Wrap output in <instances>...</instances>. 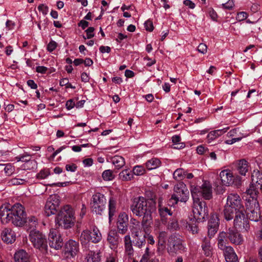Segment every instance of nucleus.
Listing matches in <instances>:
<instances>
[{
    "label": "nucleus",
    "mask_w": 262,
    "mask_h": 262,
    "mask_svg": "<svg viewBox=\"0 0 262 262\" xmlns=\"http://www.w3.org/2000/svg\"><path fill=\"white\" fill-rule=\"evenodd\" d=\"M144 26L147 31L151 32L154 30V26L152 22L149 20H147L144 23Z\"/></svg>",
    "instance_id": "53"
},
{
    "label": "nucleus",
    "mask_w": 262,
    "mask_h": 262,
    "mask_svg": "<svg viewBox=\"0 0 262 262\" xmlns=\"http://www.w3.org/2000/svg\"><path fill=\"white\" fill-rule=\"evenodd\" d=\"M159 212L161 218V221L164 223L167 222L166 216L167 215L171 216L172 214L171 210L167 207H162L161 205H159Z\"/></svg>",
    "instance_id": "30"
},
{
    "label": "nucleus",
    "mask_w": 262,
    "mask_h": 262,
    "mask_svg": "<svg viewBox=\"0 0 262 262\" xmlns=\"http://www.w3.org/2000/svg\"><path fill=\"white\" fill-rule=\"evenodd\" d=\"M145 172V169L142 166H136L134 167L133 172L134 174L137 176H140L144 174Z\"/></svg>",
    "instance_id": "47"
},
{
    "label": "nucleus",
    "mask_w": 262,
    "mask_h": 262,
    "mask_svg": "<svg viewBox=\"0 0 262 262\" xmlns=\"http://www.w3.org/2000/svg\"><path fill=\"white\" fill-rule=\"evenodd\" d=\"M211 186L206 182L202 185L201 189V193L203 197L206 200H210L212 198Z\"/></svg>",
    "instance_id": "23"
},
{
    "label": "nucleus",
    "mask_w": 262,
    "mask_h": 262,
    "mask_svg": "<svg viewBox=\"0 0 262 262\" xmlns=\"http://www.w3.org/2000/svg\"><path fill=\"white\" fill-rule=\"evenodd\" d=\"M119 234H120L116 230H111L108 232L107 241L112 249H116L121 243L122 238L119 236Z\"/></svg>",
    "instance_id": "15"
},
{
    "label": "nucleus",
    "mask_w": 262,
    "mask_h": 262,
    "mask_svg": "<svg viewBox=\"0 0 262 262\" xmlns=\"http://www.w3.org/2000/svg\"><path fill=\"white\" fill-rule=\"evenodd\" d=\"M138 232H136V236H137V238H136L135 242H134V246L135 247H137L139 248H141L143 245H144L146 243L145 240L144 238H140L138 237Z\"/></svg>",
    "instance_id": "43"
},
{
    "label": "nucleus",
    "mask_w": 262,
    "mask_h": 262,
    "mask_svg": "<svg viewBox=\"0 0 262 262\" xmlns=\"http://www.w3.org/2000/svg\"><path fill=\"white\" fill-rule=\"evenodd\" d=\"M168 251L169 253H176L184 248L182 240L180 236L176 234L171 235L168 239Z\"/></svg>",
    "instance_id": "12"
},
{
    "label": "nucleus",
    "mask_w": 262,
    "mask_h": 262,
    "mask_svg": "<svg viewBox=\"0 0 262 262\" xmlns=\"http://www.w3.org/2000/svg\"><path fill=\"white\" fill-rule=\"evenodd\" d=\"M57 43L54 41H51L47 46V50L50 52L54 51L57 47Z\"/></svg>",
    "instance_id": "51"
},
{
    "label": "nucleus",
    "mask_w": 262,
    "mask_h": 262,
    "mask_svg": "<svg viewBox=\"0 0 262 262\" xmlns=\"http://www.w3.org/2000/svg\"><path fill=\"white\" fill-rule=\"evenodd\" d=\"M198 51L201 53L205 54L207 51V47L205 43H201L198 46Z\"/></svg>",
    "instance_id": "52"
},
{
    "label": "nucleus",
    "mask_w": 262,
    "mask_h": 262,
    "mask_svg": "<svg viewBox=\"0 0 262 262\" xmlns=\"http://www.w3.org/2000/svg\"><path fill=\"white\" fill-rule=\"evenodd\" d=\"M247 13L245 12H241L237 14V18L239 20L245 19L247 17Z\"/></svg>",
    "instance_id": "61"
},
{
    "label": "nucleus",
    "mask_w": 262,
    "mask_h": 262,
    "mask_svg": "<svg viewBox=\"0 0 262 262\" xmlns=\"http://www.w3.org/2000/svg\"><path fill=\"white\" fill-rule=\"evenodd\" d=\"M15 159L17 161H22L24 162H28L29 165L31 166V168H36L37 163L35 160H31V158L29 155H23L20 157H16Z\"/></svg>",
    "instance_id": "33"
},
{
    "label": "nucleus",
    "mask_w": 262,
    "mask_h": 262,
    "mask_svg": "<svg viewBox=\"0 0 262 262\" xmlns=\"http://www.w3.org/2000/svg\"><path fill=\"white\" fill-rule=\"evenodd\" d=\"M102 178L105 181H110L114 179L113 172L111 170H106L102 173Z\"/></svg>",
    "instance_id": "44"
},
{
    "label": "nucleus",
    "mask_w": 262,
    "mask_h": 262,
    "mask_svg": "<svg viewBox=\"0 0 262 262\" xmlns=\"http://www.w3.org/2000/svg\"><path fill=\"white\" fill-rule=\"evenodd\" d=\"M29 239L33 246L42 251H46L47 248V241L45 235L38 230L32 229L29 234Z\"/></svg>",
    "instance_id": "8"
},
{
    "label": "nucleus",
    "mask_w": 262,
    "mask_h": 262,
    "mask_svg": "<svg viewBox=\"0 0 262 262\" xmlns=\"http://www.w3.org/2000/svg\"><path fill=\"white\" fill-rule=\"evenodd\" d=\"M27 178L26 177H25L23 179L15 178L9 180L8 184L9 186L25 185L27 183Z\"/></svg>",
    "instance_id": "37"
},
{
    "label": "nucleus",
    "mask_w": 262,
    "mask_h": 262,
    "mask_svg": "<svg viewBox=\"0 0 262 262\" xmlns=\"http://www.w3.org/2000/svg\"><path fill=\"white\" fill-rule=\"evenodd\" d=\"M192 212L196 221L198 222L204 221L208 216V208L206 202L200 201V200L194 201Z\"/></svg>",
    "instance_id": "9"
},
{
    "label": "nucleus",
    "mask_w": 262,
    "mask_h": 262,
    "mask_svg": "<svg viewBox=\"0 0 262 262\" xmlns=\"http://www.w3.org/2000/svg\"><path fill=\"white\" fill-rule=\"evenodd\" d=\"M209 14L212 20H216L217 15L213 9H209Z\"/></svg>",
    "instance_id": "58"
},
{
    "label": "nucleus",
    "mask_w": 262,
    "mask_h": 262,
    "mask_svg": "<svg viewBox=\"0 0 262 262\" xmlns=\"http://www.w3.org/2000/svg\"><path fill=\"white\" fill-rule=\"evenodd\" d=\"M128 217L126 213H120L117 222V231L122 235L126 234L128 231Z\"/></svg>",
    "instance_id": "13"
},
{
    "label": "nucleus",
    "mask_w": 262,
    "mask_h": 262,
    "mask_svg": "<svg viewBox=\"0 0 262 262\" xmlns=\"http://www.w3.org/2000/svg\"><path fill=\"white\" fill-rule=\"evenodd\" d=\"M95 30V29L94 27H90L88 28L86 30L85 32H86V37L83 36V38L84 39H90L92 38L94 36V34L93 33L94 31Z\"/></svg>",
    "instance_id": "49"
},
{
    "label": "nucleus",
    "mask_w": 262,
    "mask_h": 262,
    "mask_svg": "<svg viewBox=\"0 0 262 262\" xmlns=\"http://www.w3.org/2000/svg\"><path fill=\"white\" fill-rule=\"evenodd\" d=\"M50 174L49 169L41 170L37 175V178L39 179H45Z\"/></svg>",
    "instance_id": "48"
},
{
    "label": "nucleus",
    "mask_w": 262,
    "mask_h": 262,
    "mask_svg": "<svg viewBox=\"0 0 262 262\" xmlns=\"http://www.w3.org/2000/svg\"><path fill=\"white\" fill-rule=\"evenodd\" d=\"M1 237L2 240L7 243L12 244L14 242L16 239L15 233L11 228H5L2 233Z\"/></svg>",
    "instance_id": "18"
},
{
    "label": "nucleus",
    "mask_w": 262,
    "mask_h": 262,
    "mask_svg": "<svg viewBox=\"0 0 262 262\" xmlns=\"http://www.w3.org/2000/svg\"><path fill=\"white\" fill-rule=\"evenodd\" d=\"M237 170L239 174L245 176L249 169L248 162L245 159L237 161Z\"/></svg>",
    "instance_id": "27"
},
{
    "label": "nucleus",
    "mask_w": 262,
    "mask_h": 262,
    "mask_svg": "<svg viewBox=\"0 0 262 262\" xmlns=\"http://www.w3.org/2000/svg\"><path fill=\"white\" fill-rule=\"evenodd\" d=\"M208 236H209L208 238L210 239V238L213 237L217 232L219 229V227H216L214 225L212 226L210 225H208Z\"/></svg>",
    "instance_id": "42"
},
{
    "label": "nucleus",
    "mask_w": 262,
    "mask_h": 262,
    "mask_svg": "<svg viewBox=\"0 0 262 262\" xmlns=\"http://www.w3.org/2000/svg\"><path fill=\"white\" fill-rule=\"evenodd\" d=\"M226 205L237 210V215L234 220V226L242 232H247L250 228L248 219L246 217L245 208L240 196L236 193H231L227 199Z\"/></svg>",
    "instance_id": "3"
},
{
    "label": "nucleus",
    "mask_w": 262,
    "mask_h": 262,
    "mask_svg": "<svg viewBox=\"0 0 262 262\" xmlns=\"http://www.w3.org/2000/svg\"><path fill=\"white\" fill-rule=\"evenodd\" d=\"M101 239V234L97 228L95 227L93 231L89 230H83L80 235V241L85 251H89L90 246V242L97 243Z\"/></svg>",
    "instance_id": "6"
},
{
    "label": "nucleus",
    "mask_w": 262,
    "mask_h": 262,
    "mask_svg": "<svg viewBox=\"0 0 262 262\" xmlns=\"http://www.w3.org/2000/svg\"><path fill=\"white\" fill-rule=\"evenodd\" d=\"M186 227L187 230L191 231L192 234L197 233L199 231L198 225H196L195 223L188 224V225H186Z\"/></svg>",
    "instance_id": "45"
},
{
    "label": "nucleus",
    "mask_w": 262,
    "mask_h": 262,
    "mask_svg": "<svg viewBox=\"0 0 262 262\" xmlns=\"http://www.w3.org/2000/svg\"><path fill=\"white\" fill-rule=\"evenodd\" d=\"M25 220V225L27 228H28V230L30 229L31 230L32 229H34V228H35L38 225V220L34 216H30L27 217L26 215Z\"/></svg>",
    "instance_id": "29"
},
{
    "label": "nucleus",
    "mask_w": 262,
    "mask_h": 262,
    "mask_svg": "<svg viewBox=\"0 0 262 262\" xmlns=\"http://www.w3.org/2000/svg\"><path fill=\"white\" fill-rule=\"evenodd\" d=\"M220 178L222 185L225 186L232 185L233 175L230 170L228 169L222 170L220 173Z\"/></svg>",
    "instance_id": "19"
},
{
    "label": "nucleus",
    "mask_w": 262,
    "mask_h": 262,
    "mask_svg": "<svg viewBox=\"0 0 262 262\" xmlns=\"http://www.w3.org/2000/svg\"><path fill=\"white\" fill-rule=\"evenodd\" d=\"M223 251L227 262H238L237 256L231 247L228 246Z\"/></svg>",
    "instance_id": "20"
},
{
    "label": "nucleus",
    "mask_w": 262,
    "mask_h": 262,
    "mask_svg": "<svg viewBox=\"0 0 262 262\" xmlns=\"http://www.w3.org/2000/svg\"><path fill=\"white\" fill-rule=\"evenodd\" d=\"M151 252H149V249L148 248H146L145 253L143 254L142 259L143 262H148L150 260Z\"/></svg>",
    "instance_id": "50"
},
{
    "label": "nucleus",
    "mask_w": 262,
    "mask_h": 262,
    "mask_svg": "<svg viewBox=\"0 0 262 262\" xmlns=\"http://www.w3.org/2000/svg\"><path fill=\"white\" fill-rule=\"evenodd\" d=\"M47 70V68L43 66H38L36 68V71L37 72L42 74L45 73Z\"/></svg>",
    "instance_id": "62"
},
{
    "label": "nucleus",
    "mask_w": 262,
    "mask_h": 262,
    "mask_svg": "<svg viewBox=\"0 0 262 262\" xmlns=\"http://www.w3.org/2000/svg\"><path fill=\"white\" fill-rule=\"evenodd\" d=\"M116 211V201L113 198H111L109 200V216L112 217Z\"/></svg>",
    "instance_id": "39"
},
{
    "label": "nucleus",
    "mask_w": 262,
    "mask_h": 262,
    "mask_svg": "<svg viewBox=\"0 0 262 262\" xmlns=\"http://www.w3.org/2000/svg\"><path fill=\"white\" fill-rule=\"evenodd\" d=\"M113 164L117 169L122 168L125 165L124 159L120 156H115L111 158Z\"/></svg>",
    "instance_id": "34"
},
{
    "label": "nucleus",
    "mask_w": 262,
    "mask_h": 262,
    "mask_svg": "<svg viewBox=\"0 0 262 262\" xmlns=\"http://www.w3.org/2000/svg\"><path fill=\"white\" fill-rule=\"evenodd\" d=\"M229 129V127L224 128L222 129H218L213 131L210 132L208 135V138L209 140H214L217 137L223 135L225 133H226L227 130Z\"/></svg>",
    "instance_id": "36"
},
{
    "label": "nucleus",
    "mask_w": 262,
    "mask_h": 262,
    "mask_svg": "<svg viewBox=\"0 0 262 262\" xmlns=\"http://www.w3.org/2000/svg\"><path fill=\"white\" fill-rule=\"evenodd\" d=\"M77 168V166L75 164L72 163L71 164H67L66 166V168L67 171H70L74 172Z\"/></svg>",
    "instance_id": "55"
},
{
    "label": "nucleus",
    "mask_w": 262,
    "mask_h": 262,
    "mask_svg": "<svg viewBox=\"0 0 262 262\" xmlns=\"http://www.w3.org/2000/svg\"><path fill=\"white\" fill-rule=\"evenodd\" d=\"M173 190L174 193L168 201L169 205L173 206L177 204L179 201L186 202L188 199L189 191L184 183L180 182L176 185Z\"/></svg>",
    "instance_id": "5"
},
{
    "label": "nucleus",
    "mask_w": 262,
    "mask_h": 262,
    "mask_svg": "<svg viewBox=\"0 0 262 262\" xmlns=\"http://www.w3.org/2000/svg\"><path fill=\"white\" fill-rule=\"evenodd\" d=\"M38 9L40 11H41L44 15L47 14L48 12V7L47 6H45L43 4H40L38 7Z\"/></svg>",
    "instance_id": "56"
},
{
    "label": "nucleus",
    "mask_w": 262,
    "mask_h": 262,
    "mask_svg": "<svg viewBox=\"0 0 262 262\" xmlns=\"http://www.w3.org/2000/svg\"><path fill=\"white\" fill-rule=\"evenodd\" d=\"M185 175V172L183 169L178 168L176 169L173 174V178L177 180L183 179Z\"/></svg>",
    "instance_id": "40"
},
{
    "label": "nucleus",
    "mask_w": 262,
    "mask_h": 262,
    "mask_svg": "<svg viewBox=\"0 0 262 262\" xmlns=\"http://www.w3.org/2000/svg\"><path fill=\"white\" fill-rule=\"evenodd\" d=\"M124 245L125 253L130 258L134 253L133 244L129 235H126L124 237Z\"/></svg>",
    "instance_id": "22"
},
{
    "label": "nucleus",
    "mask_w": 262,
    "mask_h": 262,
    "mask_svg": "<svg viewBox=\"0 0 262 262\" xmlns=\"http://www.w3.org/2000/svg\"><path fill=\"white\" fill-rule=\"evenodd\" d=\"M167 235V232L165 231H161L159 233L158 243V250L162 251L165 249Z\"/></svg>",
    "instance_id": "31"
},
{
    "label": "nucleus",
    "mask_w": 262,
    "mask_h": 262,
    "mask_svg": "<svg viewBox=\"0 0 262 262\" xmlns=\"http://www.w3.org/2000/svg\"><path fill=\"white\" fill-rule=\"evenodd\" d=\"M0 216L2 223H9L16 226L25 225L26 212L25 207L19 203L11 206L3 204L0 207Z\"/></svg>",
    "instance_id": "2"
},
{
    "label": "nucleus",
    "mask_w": 262,
    "mask_h": 262,
    "mask_svg": "<svg viewBox=\"0 0 262 262\" xmlns=\"http://www.w3.org/2000/svg\"><path fill=\"white\" fill-rule=\"evenodd\" d=\"M227 233L228 234V238L232 243L236 245L242 244L243 237L236 230L230 228Z\"/></svg>",
    "instance_id": "17"
},
{
    "label": "nucleus",
    "mask_w": 262,
    "mask_h": 262,
    "mask_svg": "<svg viewBox=\"0 0 262 262\" xmlns=\"http://www.w3.org/2000/svg\"><path fill=\"white\" fill-rule=\"evenodd\" d=\"M79 250V244L77 242L73 240H69L64 246V253L67 255V257L70 256L73 257L75 256Z\"/></svg>",
    "instance_id": "16"
},
{
    "label": "nucleus",
    "mask_w": 262,
    "mask_h": 262,
    "mask_svg": "<svg viewBox=\"0 0 262 262\" xmlns=\"http://www.w3.org/2000/svg\"><path fill=\"white\" fill-rule=\"evenodd\" d=\"M119 177L122 181H129L133 178V174L131 171L128 169H125L119 173Z\"/></svg>",
    "instance_id": "38"
},
{
    "label": "nucleus",
    "mask_w": 262,
    "mask_h": 262,
    "mask_svg": "<svg viewBox=\"0 0 262 262\" xmlns=\"http://www.w3.org/2000/svg\"><path fill=\"white\" fill-rule=\"evenodd\" d=\"M66 105L68 110H71L75 106V103L72 99H70L67 101Z\"/></svg>",
    "instance_id": "60"
},
{
    "label": "nucleus",
    "mask_w": 262,
    "mask_h": 262,
    "mask_svg": "<svg viewBox=\"0 0 262 262\" xmlns=\"http://www.w3.org/2000/svg\"><path fill=\"white\" fill-rule=\"evenodd\" d=\"M179 227L178 222L176 220H172L169 223V228L171 229L177 230L179 229Z\"/></svg>",
    "instance_id": "54"
},
{
    "label": "nucleus",
    "mask_w": 262,
    "mask_h": 262,
    "mask_svg": "<svg viewBox=\"0 0 262 262\" xmlns=\"http://www.w3.org/2000/svg\"><path fill=\"white\" fill-rule=\"evenodd\" d=\"M202 248L206 256H210L212 255L213 248L210 245V239L209 238L205 237L203 239Z\"/></svg>",
    "instance_id": "26"
},
{
    "label": "nucleus",
    "mask_w": 262,
    "mask_h": 262,
    "mask_svg": "<svg viewBox=\"0 0 262 262\" xmlns=\"http://www.w3.org/2000/svg\"><path fill=\"white\" fill-rule=\"evenodd\" d=\"M232 185L234 184L235 186H236L237 187H239L242 185V178L237 175L233 176V178H232Z\"/></svg>",
    "instance_id": "46"
},
{
    "label": "nucleus",
    "mask_w": 262,
    "mask_h": 262,
    "mask_svg": "<svg viewBox=\"0 0 262 262\" xmlns=\"http://www.w3.org/2000/svg\"><path fill=\"white\" fill-rule=\"evenodd\" d=\"M247 216L252 221L258 222L261 218L258 202L257 200L246 199Z\"/></svg>",
    "instance_id": "7"
},
{
    "label": "nucleus",
    "mask_w": 262,
    "mask_h": 262,
    "mask_svg": "<svg viewBox=\"0 0 262 262\" xmlns=\"http://www.w3.org/2000/svg\"><path fill=\"white\" fill-rule=\"evenodd\" d=\"M161 165V161L157 158H152L146 163V167L149 170L156 169Z\"/></svg>",
    "instance_id": "35"
},
{
    "label": "nucleus",
    "mask_w": 262,
    "mask_h": 262,
    "mask_svg": "<svg viewBox=\"0 0 262 262\" xmlns=\"http://www.w3.org/2000/svg\"><path fill=\"white\" fill-rule=\"evenodd\" d=\"M89 23L88 21L81 20L78 24V25L79 27H81L83 29H85L87 27H88Z\"/></svg>",
    "instance_id": "64"
},
{
    "label": "nucleus",
    "mask_w": 262,
    "mask_h": 262,
    "mask_svg": "<svg viewBox=\"0 0 262 262\" xmlns=\"http://www.w3.org/2000/svg\"><path fill=\"white\" fill-rule=\"evenodd\" d=\"M48 239L50 247L55 249H60L63 246V239L61 235L56 231H50Z\"/></svg>",
    "instance_id": "14"
},
{
    "label": "nucleus",
    "mask_w": 262,
    "mask_h": 262,
    "mask_svg": "<svg viewBox=\"0 0 262 262\" xmlns=\"http://www.w3.org/2000/svg\"><path fill=\"white\" fill-rule=\"evenodd\" d=\"M60 197L57 194H52L48 198L45 207L47 216L55 214L59 209Z\"/></svg>",
    "instance_id": "11"
},
{
    "label": "nucleus",
    "mask_w": 262,
    "mask_h": 262,
    "mask_svg": "<svg viewBox=\"0 0 262 262\" xmlns=\"http://www.w3.org/2000/svg\"><path fill=\"white\" fill-rule=\"evenodd\" d=\"M55 221L59 226L66 229L73 227L76 222L73 208L69 205L63 206L59 210Z\"/></svg>",
    "instance_id": "4"
},
{
    "label": "nucleus",
    "mask_w": 262,
    "mask_h": 262,
    "mask_svg": "<svg viewBox=\"0 0 262 262\" xmlns=\"http://www.w3.org/2000/svg\"><path fill=\"white\" fill-rule=\"evenodd\" d=\"M86 252L88 251H86ZM86 257L87 262H99L100 261V253L89 250Z\"/></svg>",
    "instance_id": "32"
},
{
    "label": "nucleus",
    "mask_w": 262,
    "mask_h": 262,
    "mask_svg": "<svg viewBox=\"0 0 262 262\" xmlns=\"http://www.w3.org/2000/svg\"><path fill=\"white\" fill-rule=\"evenodd\" d=\"M99 50L101 53H104L105 52L110 53L111 52V48L108 46H100L99 48Z\"/></svg>",
    "instance_id": "63"
},
{
    "label": "nucleus",
    "mask_w": 262,
    "mask_h": 262,
    "mask_svg": "<svg viewBox=\"0 0 262 262\" xmlns=\"http://www.w3.org/2000/svg\"><path fill=\"white\" fill-rule=\"evenodd\" d=\"M252 184L250 185L249 188L246 190V193L248 195H249L250 200H257V197L259 191L256 185L254 184V176H251Z\"/></svg>",
    "instance_id": "21"
},
{
    "label": "nucleus",
    "mask_w": 262,
    "mask_h": 262,
    "mask_svg": "<svg viewBox=\"0 0 262 262\" xmlns=\"http://www.w3.org/2000/svg\"><path fill=\"white\" fill-rule=\"evenodd\" d=\"M156 203L153 199H146L143 197L134 199L130 205V209L137 216H142L141 226L143 230L147 233L152 223L151 213L156 210Z\"/></svg>",
    "instance_id": "1"
},
{
    "label": "nucleus",
    "mask_w": 262,
    "mask_h": 262,
    "mask_svg": "<svg viewBox=\"0 0 262 262\" xmlns=\"http://www.w3.org/2000/svg\"><path fill=\"white\" fill-rule=\"evenodd\" d=\"M5 173L8 175H11L13 172V168L10 165H6L4 168Z\"/></svg>",
    "instance_id": "59"
},
{
    "label": "nucleus",
    "mask_w": 262,
    "mask_h": 262,
    "mask_svg": "<svg viewBox=\"0 0 262 262\" xmlns=\"http://www.w3.org/2000/svg\"><path fill=\"white\" fill-rule=\"evenodd\" d=\"M235 210L234 208L230 207V206H228L225 205L224 209V215L225 219L227 221H229L232 220L234 216L235 217L234 220L236 219V216L237 215V210Z\"/></svg>",
    "instance_id": "24"
},
{
    "label": "nucleus",
    "mask_w": 262,
    "mask_h": 262,
    "mask_svg": "<svg viewBox=\"0 0 262 262\" xmlns=\"http://www.w3.org/2000/svg\"><path fill=\"white\" fill-rule=\"evenodd\" d=\"M222 5L225 9L230 10L233 7L234 3L232 0H229L227 3L223 4Z\"/></svg>",
    "instance_id": "57"
},
{
    "label": "nucleus",
    "mask_w": 262,
    "mask_h": 262,
    "mask_svg": "<svg viewBox=\"0 0 262 262\" xmlns=\"http://www.w3.org/2000/svg\"><path fill=\"white\" fill-rule=\"evenodd\" d=\"M106 203V199L102 194L96 193L93 195L90 204L92 211L96 214H101L105 209Z\"/></svg>",
    "instance_id": "10"
},
{
    "label": "nucleus",
    "mask_w": 262,
    "mask_h": 262,
    "mask_svg": "<svg viewBox=\"0 0 262 262\" xmlns=\"http://www.w3.org/2000/svg\"><path fill=\"white\" fill-rule=\"evenodd\" d=\"M15 262H29L30 256L24 250H20L16 252L14 256Z\"/></svg>",
    "instance_id": "25"
},
{
    "label": "nucleus",
    "mask_w": 262,
    "mask_h": 262,
    "mask_svg": "<svg viewBox=\"0 0 262 262\" xmlns=\"http://www.w3.org/2000/svg\"><path fill=\"white\" fill-rule=\"evenodd\" d=\"M208 225H210L212 226L214 225L216 227H219V219L218 215L213 213L212 214L210 219L209 221Z\"/></svg>",
    "instance_id": "41"
},
{
    "label": "nucleus",
    "mask_w": 262,
    "mask_h": 262,
    "mask_svg": "<svg viewBox=\"0 0 262 262\" xmlns=\"http://www.w3.org/2000/svg\"><path fill=\"white\" fill-rule=\"evenodd\" d=\"M227 235V232H222L219 235L217 238L218 247L222 250L228 247L226 246L228 238Z\"/></svg>",
    "instance_id": "28"
}]
</instances>
